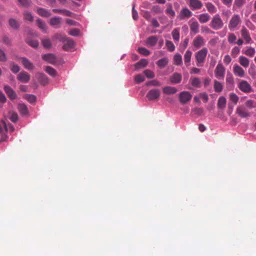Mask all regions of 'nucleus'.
<instances>
[{
  "instance_id": "603ef678",
  "label": "nucleus",
  "mask_w": 256,
  "mask_h": 256,
  "mask_svg": "<svg viewBox=\"0 0 256 256\" xmlns=\"http://www.w3.org/2000/svg\"><path fill=\"white\" fill-rule=\"evenodd\" d=\"M248 73L253 78H256V72L255 70V66L251 65L250 68L248 70Z\"/></svg>"
},
{
  "instance_id": "4d7b16f0",
  "label": "nucleus",
  "mask_w": 256,
  "mask_h": 256,
  "mask_svg": "<svg viewBox=\"0 0 256 256\" xmlns=\"http://www.w3.org/2000/svg\"><path fill=\"white\" fill-rule=\"evenodd\" d=\"M144 73L146 76L149 78H152L155 76L154 72L150 70H145Z\"/></svg>"
},
{
  "instance_id": "58836bf2",
  "label": "nucleus",
  "mask_w": 256,
  "mask_h": 256,
  "mask_svg": "<svg viewBox=\"0 0 256 256\" xmlns=\"http://www.w3.org/2000/svg\"><path fill=\"white\" fill-rule=\"evenodd\" d=\"M24 98L31 104L34 102L36 98L34 95L30 94H26L24 96Z\"/></svg>"
},
{
  "instance_id": "6ab92c4d",
  "label": "nucleus",
  "mask_w": 256,
  "mask_h": 256,
  "mask_svg": "<svg viewBox=\"0 0 256 256\" xmlns=\"http://www.w3.org/2000/svg\"><path fill=\"white\" fill-rule=\"evenodd\" d=\"M162 92L164 94L170 95L176 94L178 92V90L175 87L166 86L163 88Z\"/></svg>"
},
{
  "instance_id": "f3484780",
  "label": "nucleus",
  "mask_w": 256,
  "mask_h": 256,
  "mask_svg": "<svg viewBox=\"0 0 256 256\" xmlns=\"http://www.w3.org/2000/svg\"><path fill=\"white\" fill-rule=\"evenodd\" d=\"M65 42H66L62 46V48L64 50H69L74 47V42L72 40L67 38Z\"/></svg>"
},
{
  "instance_id": "a19ab883",
  "label": "nucleus",
  "mask_w": 256,
  "mask_h": 256,
  "mask_svg": "<svg viewBox=\"0 0 256 256\" xmlns=\"http://www.w3.org/2000/svg\"><path fill=\"white\" fill-rule=\"evenodd\" d=\"M36 23L38 24V26L44 32H46V26L44 22L42 20L40 19H38L36 20Z\"/></svg>"
},
{
  "instance_id": "3c124183",
  "label": "nucleus",
  "mask_w": 256,
  "mask_h": 256,
  "mask_svg": "<svg viewBox=\"0 0 256 256\" xmlns=\"http://www.w3.org/2000/svg\"><path fill=\"white\" fill-rule=\"evenodd\" d=\"M2 122L6 131H8V130H10V132H12L14 130V128L12 124H8V125H6V123L4 120H2Z\"/></svg>"
},
{
  "instance_id": "39448f33",
  "label": "nucleus",
  "mask_w": 256,
  "mask_h": 256,
  "mask_svg": "<svg viewBox=\"0 0 256 256\" xmlns=\"http://www.w3.org/2000/svg\"><path fill=\"white\" fill-rule=\"evenodd\" d=\"M241 22V18L238 14H234L230 18L229 24L228 28L232 30L236 28Z\"/></svg>"
},
{
  "instance_id": "6e6d98bb",
  "label": "nucleus",
  "mask_w": 256,
  "mask_h": 256,
  "mask_svg": "<svg viewBox=\"0 0 256 256\" xmlns=\"http://www.w3.org/2000/svg\"><path fill=\"white\" fill-rule=\"evenodd\" d=\"M230 99L234 104H236L239 98L236 94L232 93L230 94Z\"/></svg>"
},
{
  "instance_id": "cd10ccee",
  "label": "nucleus",
  "mask_w": 256,
  "mask_h": 256,
  "mask_svg": "<svg viewBox=\"0 0 256 256\" xmlns=\"http://www.w3.org/2000/svg\"><path fill=\"white\" fill-rule=\"evenodd\" d=\"M172 35L175 42H178L180 38L179 28H176L174 29L172 32Z\"/></svg>"
},
{
  "instance_id": "412c9836",
  "label": "nucleus",
  "mask_w": 256,
  "mask_h": 256,
  "mask_svg": "<svg viewBox=\"0 0 256 256\" xmlns=\"http://www.w3.org/2000/svg\"><path fill=\"white\" fill-rule=\"evenodd\" d=\"M233 70L236 75H237L240 78L244 77V71L240 66L237 64L234 65Z\"/></svg>"
},
{
  "instance_id": "49530a36",
  "label": "nucleus",
  "mask_w": 256,
  "mask_h": 256,
  "mask_svg": "<svg viewBox=\"0 0 256 256\" xmlns=\"http://www.w3.org/2000/svg\"><path fill=\"white\" fill-rule=\"evenodd\" d=\"M138 51L140 54L144 56H148L150 54V50L144 47L139 48Z\"/></svg>"
},
{
  "instance_id": "de8ad7c7",
  "label": "nucleus",
  "mask_w": 256,
  "mask_h": 256,
  "mask_svg": "<svg viewBox=\"0 0 256 256\" xmlns=\"http://www.w3.org/2000/svg\"><path fill=\"white\" fill-rule=\"evenodd\" d=\"M42 44L46 48H50L52 46V43L50 39L44 38L42 41Z\"/></svg>"
},
{
  "instance_id": "4468645a",
  "label": "nucleus",
  "mask_w": 256,
  "mask_h": 256,
  "mask_svg": "<svg viewBox=\"0 0 256 256\" xmlns=\"http://www.w3.org/2000/svg\"><path fill=\"white\" fill-rule=\"evenodd\" d=\"M192 12L188 8H182L179 14L178 18L180 20L189 18L192 16Z\"/></svg>"
},
{
  "instance_id": "ea45409f",
  "label": "nucleus",
  "mask_w": 256,
  "mask_h": 256,
  "mask_svg": "<svg viewBox=\"0 0 256 256\" xmlns=\"http://www.w3.org/2000/svg\"><path fill=\"white\" fill-rule=\"evenodd\" d=\"M26 42L28 45L34 48H38L39 45L38 41L35 40L27 39Z\"/></svg>"
},
{
  "instance_id": "f8f14e48",
  "label": "nucleus",
  "mask_w": 256,
  "mask_h": 256,
  "mask_svg": "<svg viewBox=\"0 0 256 256\" xmlns=\"http://www.w3.org/2000/svg\"><path fill=\"white\" fill-rule=\"evenodd\" d=\"M21 62L23 66L26 69L28 70H32L34 69V64L30 62L28 58L24 57H22L20 58Z\"/></svg>"
},
{
  "instance_id": "5fc2aeb1",
  "label": "nucleus",
  "mask_w": 256,
  "mask_h": 256,
  "mask_svg": "<svg viewBox=\"0 0 256 256\" xmlns=\"http://www.w3.org/2000/svg\"><path fill=\"white\" fill-rule=\"evenodd\" d=\"M255 52H256L254 48L250 47L246 50L244 53L246 56L252 57L254 56Z\"/></svg>"
},
{
  "instance_id": "052dcab7",
  "label": "nucleus",
  "mask_w": 256,
  "mask_h": 256,
  "mask_svg": "<svg viewBox=\"0 0 256 256\" xmlns=\"http://www.w3.org/2000/svg\"><path fill=\"white\" fill-rule=\"evenodd\" d=\"M134 80L137 83H140L145 80L144 77L142 74H137L135 76Z\"/></svg>"
},
{
  "instance_id": "c9c22d12",
  "label": "nucleus",
  "mask_w": 256,
  "mask_h": 256,
  "mask_svg": "<svg viewBox=\"0 0 256 256\" xmlns=\"http://www.w3.org/2000/svg\"><path fill=\"white\" fill-rule=\"evenodd\" d=\"M45 71L50 76L54 77L57 75L56 71L52 68L50 66H46L45 68Z\"/></svg>"
},
{
  "instance_id": "423d86ee",
  "label": "nucleus",
  "mask_w": 256,
  "mask_h": 256,
  "mask_svg": "<svg viewBox=\"0 0 256 256\" xmlns=\"http://www.w3.org/2000/svg\"><path fill=\"white\" fill-rule=\"evenodd\" d=\"M160 92L158 89H152L146 94V98L150 100H154L160 98Z\"/></svg>"
},
{
  "instance_id": "4c0bfd02",
  "label": "nucleus",
  "mask_w": 256,
  "mask_h": 256,
  "mask_svg": "<svg viewBox=\"0 0 256 256\" xmlns=\"http://www.w3.org/2000/svg\"><path fill=\"white\" fill-rule=\"evenodd\" d=\"M174 64L177 66H180L182 64V57L179 54H176L174 57Z\"/></svg>"
},
{
  "instance_id": "bb28decb",
  "label": "nucleus",
  "mask_w": 256,
  "mask_h": 256,
  "mask_svg": "<svg viewBox=\"0 0 256 256\" xmlns=\"http://www.w3.org/2000/svg\"><path fill=\"white\" fill-rule=\"evenodd\" d=\"M148 64V60L146 59L142 58L135 64V68L138 70L144 68L147 66Z\"/></svg>"
},
{
  "instance_id": "72a5a7b5",
  "label": "nucleus",
  "mask_w": 256,
  "mask_h": 256,
  "mask_svg": "<svg viewBox=\"0 0 256 256\" xmlns=\"http://www.w3.org/2000/svg\"><path fill=\"white\" fill-rule=\"evenodd\" d=\"M214 88L215 92H220L222 91V90L223 89V86L220 82H219L216 80H214Z\"/></svg>"
},
{
  "instance_id": "ddd939ff",
  "label": "nucleus",
  "mask_w": 256,
  "mask_h": 256,
  "mask_svg": "<svg viewBox=\"0 0 256 256\" xmlns=\"http://www.w3.org/2000/svg\"><path fill=\"white\" fill-rule=\"evenodd\" d=\"M42 58L44 60L52 64H54L56 62V58L52 54H44Z\"/></svg>"
},
{
  "instance_id": "864d4df0",
  "label": "nucleus",
  "mask_w": 256,
  "mask_h": 256,
  "mask_svg": "<svg viewBox=\"0 0 256 256\" xmlns=\"http://www.w3.org/2000/svg\"><path fill=\"white\" fill-rule=\"evenodd\" d=\"M10 69L12 72L14 74L20 71V67L18 65L14 64V62L10 63Z\"/></svg>"
},
{
  "instance_id": "9b49d317",
  "label": "nucleus",
  "mask_w": 256,
  "mask_h": 256,
  "mask_svg": "<svg viewBox=\"0 0 256 256\" xmlns=\"http://www.w3.org/2000/svg\"><path fill=\"white\" fill-rule=\"evenodd\" d=\"M189 6L193 10H200L202 6V3L200 0H189Z\"/></svg>"
},
{
  "instance_id": "e2e57ef3",
  "label": "nucleus",
  "mask_w": 256,
  "mask_h": 256,
  "mask_svg": "<svg viewBox=\"0 0 256 256\" xmlns=\"http://www.w3.org/2000/svg\"><path fill=\"white\" fill-rule=\"evenodd\" d=\"M166 13L172 17H174L175 16V12L172 10V6H168L166 10Z\"/></svg>"
},
{
  "instance_id": "473e14b6",
  "label": "nucleus",
  "mask_w": 256,
  "mask_h": 256,
  "mask_svg": "<svg viewBox=\"0 0 256 256\" xmlns=\"http://www.w3.org/2000/svg\"><path fill=\"white\" fill-rule=\"evenodd\" d=\"M168 62V58H164L162 59H160L158 61L157 65L160 68H162L167 65Z\"/></svg>"
},
{
  "instance_id": "c85d7f7f",
  "label": "nucleus",
  "mask_w": 256,
  "mask_h": 256,
  "mask_svg": "<svg viewBox=\"0 0 256 256\" xmlns=\"http://www.w3.org/2000/svg\"><path fill=\"white\" fill-rule=\"evenodd\" d=\"M158 42V38L156 36H150L146 40V44L148 46H154Z\"/></svg>"
},
{
  "instance_id": "37998d69",
  "label": "nucleus",
  "mask_w": 256,
  "mask_h": 256,
  "mask_svg": "<svg viewBox=\"0 0 256 256\" xmlns=\"http://www.w3.org/2000/svg\"><path fill=\"white\" fill-rule=\"evenodd\" d=\"M9 24L14 29H18L20 26L18 22L14 18L9 20Z\"/></svg>"
},
{
  "instance_id": "c03bdc74",
  "label": "nucleus",
  "mask_w": 256,
  "mask_h": 256,
  "mask_svg": "<svg viewBox=\"0 0 256 256\" xmlns=\"http://www.w3.org/2000/svg\"><path fill=\"white\" fill-rule=\"evenodd\" d=\"M23 15L24 20H28L30 22H32L34 20V17L30 12L28 11H25L24 12Z\"/></svg>"
},
{
  "instance_id": "9d476101",
  "label": "nucleus",
  "mask_w": 256,
  "mask_h": 256,
  "mask_svg": "<svg viewBox=\"0 0 256 256\" xmlns=\"http://www.w3.org/2000/svg\"><path fill=\"white\" fill-rule=\"evenodd\" d=\"M205 44V40L203 38L202 36H196L192 42V44L196 48L198 49L203 46Z\"/></svg>"
},
{
  "instance_id": "f03ea898",
  "label": "nucleus",
  "mask_w": 256,
  "mask_h": 256,
  "mask_svg": "<svg viewBox=\"0 0 256 256\" xmlns=\"http://www.w3.org/2000/svg\"><path fill=\"white\" fill-rule=\"evenodd\" d=\"M224 25V23L220 14H215L212 18L210 22V26L214 30L221 29Z\"/></svg>"
},
{
  "instance_id": "338daca9",
  "label": "nucleus",
  "mask_w": 256,
  "mask_h": 256,
  "mask_svg": "<svg viewBox=\"0 0 256 256\" xmlns=\"http://www.w3.org/2000/svg\"><path fill=\"white\" fill-rule=\"evenodd\" d=\"M202 32H204L206 34H214V32L212 31L210 28L206 26H202L201 28Z\"/></svg>"
},
{
  "instance_id": "5701e85b",
  "label": "nucleus",
  "mask_w": 256,
  "mask_h": 256,
  "mask_svg": "<svg viewBox=\"0 0 256 256\" xmlns=\"http://www.w3.org/2000/svg\"><path fill=\"white\" fill-rule=\"evenodd\" d=\"M192 52L191 51L188 50L186 52L184 55V62L186 66L190 65Z\"/></svg>"
},
{
  "instance_id": "69168bd1",
  "label": "nucleus",
  "mask_w": 256,
  "mask_h": 256,
  "mask_svg": "<svg viewBox=\"0 0 256 256\" xmlns=\"http://www.w3.org/2000/svg\"><path fill=\"white\" fill-rule=\"evenodd\" d=\"M68 34L72 36H78L80 34V30L76 28H72L69 31Z\"/></svg>"
},
{
  "instance_id": "0eeeda50",
  "label": "nucleus",
  "mask_w": 256,
  "mask_h": 256,
  "mask_svg": "<svg viewBox=\"0 0 256 256\" xmlns=\"http://www.w3.org/2000/svg\"><path fill=\"white\" fill-rule=\"evenodd\" d=\"M4 90L10 100H14L16 98V94L10 86L8 85H4Z\"/></svg>"
},
{
  "instance_id": "7ed1b4c3",
  "label": "nucleus",
  "mask_w": 256,
  "mask_h": 256,
  "mask_svg": "<svg viewBox=\"0 0 256 256\" xmlns=\"http://www.w3.org/2000/svg\"><path fill=\"white\" fill-rule=\"evenodd\" d=\"M225 68L222 64H218L214 70L215 76L218 80H223L225 74Z\"/></svg>"
},
{
  "instance_id": "7c9ffc66",
  "label": "nucleus",
  "mask_w": 256,
  "mask_h": 256,
  "mask_svg": "<svg viewBox=\"0 0 256 256\" xmlns=\"http://www.w3.org/2000/svg\"><path fill=\"white\" fill-rule=\"evenodd\" d=\"M190 26V30L194 32V34L198 32L199 24L196 21L192 22Z\"/></svg>"
},
{
  "instance_id": "13d9d810",
  "label": "nucleus",
  "mask_w": 256,
  "mask_h": 256,
  "mask_svg": "<svg viewBox=\"0 0 256 256\" xmlns=\"http://www.w3.org/2000/svg\"><path fill=\"white\" fill-rule=\"evenodd\" d=\"M226 82L230 84H234V78L230 72H228L226 77Z\"/></svg>"
},
{
  "instance_id": "a211bd4d",
  "label": "nucleus",
  "mask_w": 256,
  "mask_h": 256,
  "mask_svg": "<svg viewBox=\"0 0 256 256\" xmlns=\"http://www.w3.org/2000/svg\"><path fill=\"white\" fill-rule=\"evenodd\" d=\"M62 18L60 17H54L50 19V24L54 28H59L61 24Z\"/></svg>"
},
{
  "instance_id": "a18cd8bd",
  "label": "nucleus",
  "mask_w": 256,
  "mask_h": 256,
  "mask_svg": "<svg viewBox=\"0 0 256 256\" xmlns=\"http://www.w3.org/2000/svg\"><path fill=\"white\" fill-rule=\"evenodd\" d=\"M204 112V110L200 108H194L192 110L191 114L192 115L200 116Z\"/></svg>"
},
{
  "instance_id": "680f3d73",
  "label": "nucleus",
  "mask_w": 256,
  "mask_h": 256,
  "mask_svg": "<svg viewBox=\"0 0 256 256\" xmlns=\"http://www.w3.org/2000/svg\"><path fill=\"white\" fill-rule=\"evenodd\" d=\"M199 96L202 98L204 102H206L208 100V96L206 92H202L199 94Z\"/></svg>"
},
{
  "instance_id": "b1692460",
  "label": "nucleus",
  "mask_w": 256,
  "mask_h": 256,
  "mask_svg": "<svg viewBox=\"0 0 256 256\" xmlns=\"http://www.w3.org/2000/svg\"><path fill=\"white\" fill-rule=\"evenodd\" d=\"M37 12L40 16L44 18H48L52 15L51 13L48 10L43 8H38Z\"/></svg>"
},
{
  "instance_id": "393cba45",
  "label": "nucleus",
  "mask_w": 256,
  "mask_h": 256,
  "mask_svg": "<svg viewBox=\"0 0 256 256\" xmlns=\"http://www.w3.org/2000/svg\"><path fill=\"white\" fill-rule=\"evenodd\" d=\"M198 20L200 23H206L210 19V16L206 13L200 14L198 17Z\"/></svg>"
},
{
  "instance_id": "e433bc0d",
  "label": "nucleus",
  "mask_w": 256,
  "mask_h": 256,
  "mask_svg": "<svg viewBox=\"0 0 256 256\" xmlns=\"http://www.w3.org/2000/svg\"><path fill=\"white\" fill-rule=\"evenodd\" d=\"M206 6L210 14H214L216 12V8L210 2H207L206 4Z\"/></svg>"
},
{
  "instance_id": "09e8293b",
  "label": "nucleus",
  "mask_w": 256,
  "mask_h": 256,
  "mask_svg": "<svg viewBox=\"0 0 256 256\" xmlns=\"http://www.w3.org/2000/svg\"><path fill=\"white\" fill-rule=\"evenodd\" d=\"M166 45L168 50L170 52H173L174 50L176 48L172 42L170 40H166Z\"/></svg>"
},
{
  "instance_id": "c756f323",
  "label": "nucleus",
  "mask_w": 256,
  "mask_h": 256,
  "mask_svg": "<svg viewBox=\"0 0 256 256\" xmlns=\"http://www.w3.org/2000/svg\"><path fill=\"white\" fill-rule=\"evenodd\" d=\"M190 82L191 84L194 87L196 88H200V79L198 78H190Z\"/></svg>"
},
{
  "instance_id": "2f4dec72",
  "label": "nucleus",
  "mask_w": 256,
  "mask_h": 256,
  "mask_svg": "<svg viewBox=\"0 0 256 256\" xmlns=\"http://www.w3.org/2000/svg\"><path fill=\"white\" fill-rule=\"evenodd\" d=\"M239 62L244 67L247 68L250 63L248 59L244 56L239 58Z\"/></svg>"
},
{
  "instance_id": "774afa93",
  "label": "nucleus",
  "mask_w": 256,
  "mask_h": 256,
  "mask_svg": "<svg viewBox=\"0 0 256 256\" xmlns=\"http://www.w3.org/2000/svg\"><path fill=\"white\" fill-rule=\"evenodd\" d=\"M18 2L24 6H28L30 4V0H18Z\"/></svg>"
},
{
  "instance_id": "20e7f679",
  "label": "nucleus",
  "mask_w": 256,
  "mask_h": 256,
  "mask_svg": "<svg viewBox=\"0 0 256 256\" xmlns=\"http://www.w3.org/2000/svg\"><path fill=\"white\" fill-rule=\"evenodd\" d=\"M192 98V95L188 91H183L179 94V100L182 104L188 102L191 100Z\"/></svg>"
},
{
  "instance_id": "2eb2a0df",
  "label": "nucleus",
  "mask_w": 256,
  "mask_h": 256,
  "mask_svg": "<svg viewBox=\"0 0 256 256\" xmlns=\"http://www.w3.org/2000/svg\"><path fill=\"white\" fill-rule=\"evenodd\" d=\"M17 78L20 82L26 83L30 80V75L27 72L23 71L18 75Z\"/></svg>"
},
{
  "instance_id": "dca6fc26",
  "label": "nucleus",
  "mask_w": 256,
  "mask_h": 256,
  "mask_svg": "<svg viewBox=\"0 0 256 256\" xmlns=\"http://www.w3.org/2000/svg\"><path fill=\"white\" fill-rule=\"evenodd\" d=\"M239 88L244 92H249L251 91L250 84L245 80H242L240 83Z\"/></svg>"
},
{
  "instance_id": "a878e982",
  "label": "nucleus",
  "mask_w": 256,
  "mask_h": 256,
  "mask_svg": "<svg viewBox=\"0 0 256 256\" xmlns=\"http://www.w3.org/2000/svg\"><path fill=\"white\" fill-rule=\"evenodd\" d=\"M226 98L224 97H220L218 101V108L221 110L224 109L226 106Z\"/></svg>"
},
{
  "instance_id": "4be33fe9",
  "label": "nucleus",
  "mask_w": 256,
  "mask_h": 256,
  "mask_svg": "<svg viewBox=\"0 0 256 256\" xmlns=\"http://www.w3.org/2000/svg\"><path fill=\"white\" fill-rule=\"evenodd\" d=\"M182 78L181 74L176 72L170 77V82L172 84H176L180 83Z\"/></svg>"
},
{
  "instance_id": "79ce46f5",
  "label": "nucleus",
  "mask_w": 256,
  "mask_h": 256,
  "mask_svg": "<svg viewBox=\"0 0 256 256\" xmlns=\"http://www.w3.org/2000/svg\"><path fill=\"white\" fill-rule=\"evenodd\" d=\"M67 37L66 36H63L60 34H55L52 38L53 40H58L60 42H64L66 40Z\"/></svg>"
},
{
  "instance_id": "bf43d9fd",
  "label": "nucleus",
  "mask_w": 256,
  "mask_h": 256,
  "mask_svg": "<svg viewBox=\"0 0 256 256\" xmlns=\"http://www.w3.org/2000/svg\"><path fill=\"white\" fill-rule=\"evenodd\" d=\"M236 40V36L234 34L231 33L229 34L228 35V40L229 43L232 44L235 42Z\"/></svg>"
},
{
  "instance_id": "f704fd0d",
  "label": "nucleus",
  "mask_w": 256,
  "mask_h": 256,
  "mask_svg": "<svg viewBox=\"0 0 256 256\" xmlns=\"http://www.w3.org/2000/svg\"><path fill=\"white\" fill-rule=\"evenodd\" d=\"M18 109L22 115H26L28 112V110L26 106L24 104H20L18 105Z\"/></svg>"
},
{
  "instance_id": "0e129e2a",
  "label": "nucleus",
  "mask_w": 256,
  "mask_h": 256,
  "mask_svg": "<svg viewBox=\"0 0 256 256\" xmlns=\"http://www.w3.org/2000/svg\"><path fill=\"white\" fill-rule=\"evenodd\" d=\"M10 120L12 122H16L18 120V114L15 112H12L11 113Z\"/></svg>"
},
{
  "instance_id": "8fccbe9b",
  "label": "nucleus",
  "mask_w": 256,
  "mask_h": 256,
  "mask_svg": "<svg viewBox=\"0 0 256 256\" xmlns=\"http://www.w3.org/2000/svg\"><path fill=\"white\" fill-rule=\"evenodd\" d=\"M146 84L147 86H160L161 84L158 80H154L147 82Z\"/></svg>"
},
{
  "instance_id": "f257e3e1",
  "label": "nucleus",
  "mask_w": 256,
  "mask_h": 256,
  "mask_svg": "<svg viewBox=\"0 0 256 256\" xmlns=\"http://www.w3.org/2000/svg\"><path fill=\"white\" fill-rule=\"evenodd\" d=\"M208 52L207 48H204L198 51L195 54V58L196 62V65L198 66H202L206 60V58Z\"/></svg>"
},
{
  "instance_id": "6e6552de",
  "label": "nucleus",
  "mask_w": 256,
  "mask_h": 256,
  "mask_svg": "<svg viewBox=\"0 0 256 256\" xmlns=\"http://www.w3.org/2000/svg\"><path fill=\"white\" fill-rule=\"evenodd\" d=\"M236 112L242 118H246L250 116V112L243 106L238 107L236 110Z\"/></svg>"
},
{
  "instance_id": "1a4fd4ad",
  "label": "nucleus",
  "mask_w": 256,
  "mask_h": 256,
  "mask_svg": "<svg viewBox=\"0 0 256 256\" xmlns=\"http://www.w3.org/2000/svg\"><path fill=\"white\" fill-rule=\"evenodd\" d=\"M36 78L42 86H46L49 83L48 78L42 73L38 72L36 74Z\"/></svg>"
},
{
  "instance_id": "aec40b11",
  "label": "nucleus",
  "mask_w": 256,
  "mask_h": 256,
  "mask_svg": "<svg viewBox=\"0 0 256 256\" xmlns=\"http://www.w3.org/2000/svg\"><path fill=\"white\" fill-rule=\"evenodd\" d=\"M241 34L242 36L246 40V43H250L252 39L250 36L248 31L245 27L242 28V29Z\"/></svg>"
}]
</instances>
